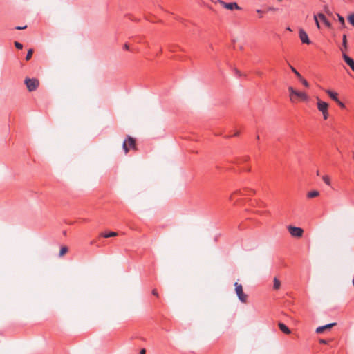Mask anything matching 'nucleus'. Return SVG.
<instances>
[{
	"mask_svg": "<svg viewBox=\"0 0 354 354\" xmlns=\"http://www.w3.org/2000/svg\"><path fill=\"white\" fill-rule=\"evenodd\" d=\"M32 54H33V50L32 49H29L28 50V53H27V55H26V60L28 61L29 59H31L32 56Z\"/></svg>",
	"mask_w": 354,
	"mask_h": 354,
	"instance_id": "21",
	"label": "nucleus"
},
{
	"mask_svg": "<svg viewBox=\"0 0 354 354\" xmlns=\"http://www.w3.org/2000/svg\"><path fill=\"white\" fill-rule=\"evenodd\" d=\"M68 251V248L66 246H63L60 249L59 256H63Z\"/></svg>",
	"mask_w": 354,
	"mask_h": 354,
	"instance_id": "22",
	"label": "nucleus"
},
{
	"mask_svg": "<svg viewBox=\"0 0 354 354\" xmlns=\"http://www.w3.org/2000/svg\"><path fill=\"white\" fill-rule=\"evenodd\" d=\"M337 16L338 17V20H339V23L342 25V26L344 27L345 26L344 18L338 13H337Z\"/></svg>",
	"mask_w": 354,
	"mask_h": 354,
	"instance_id": "20",
	"label": "nucleus"
},
{
	"mask_svg": "<svg viewBox=\"0 0 354 354\" xmlns=\"http://www.w3.org/2000/svg\"><path fill=\"white\" fill-rule=\"evenodd\" d=\"M124 49L125 50H129V46L127 44H125L124 45Z\"/></svg>",
	"mask_w": 354,
	"mask_h": 354,
	"instance_id": "36",
	"label": "nucleus"
},
{
	"mask_svg": "<svg viewBox=\"0 0 354 354\" xmlns=\"http://www.w3.org/2000/svg\"><path fill=\"white\" fill-rule=\"evenodd\" d=\"M337 324L336 323H330V324H326V325H324V326H319L316 329V333H323L325 330L326 329H330L333 326H335Z\"/></svg>",
	"mask_w": 354,
	"mask_h": 354,
	"instance_id": "10",
	"label": "nucleus"
},
{
	"mask_svg": "<svg viewBox=\"0 0 354 354\" xmlns=\"http://www.w3.org/2000/svg\"><path fill=\"white\" fill-rule=\"evenodd\" d=\"M248 160H249V156H243L242 158H241L238 160V163H239V164H240V163H242V162H247Z\"/></svg>",
	"mask_w": 354,
	"mask_h": 354,
	"instance_id": "24",
	"label": "nucleus"
},
{
	"mask_svg": "<svg viewBox=\"0 0 354 354\" xmlns=\"http://www.w3.org/2000/svg\"><path fill=\"white\" fill-rule=\"evenodd\" d=\"M317 176H319V171H317Z\"/></svg>",
	"mask_w": 354,
	"mask_h": 354,
	"instance_id": "41",
	"label": "nucleus"
},
{
	"mask_svg": "<svg viewBox=\"0 0 354 354\" xmlns=\"http://www.w3.org/2000/svg\"><path fill=\"white\" fill-rule=\"evenodd\" d=\"M322 179L326 185H328L329 186L330 185V179L328 176H327V175L323 176Z\"/></svg>",
	"mask_w": 354,
	"mask_h": 354,
	"instance_id": "19",
	"label": "nucleus"
},
{
	"mask_svg": "<svg viewBox=\"0 0 354 354\" xmlns=\"http://www.w3.org/2000/svg\"><path fill=\"white\" fill-rule=\"evenodd\" d=\"M319 193L318 191L313 190V191L309 192L307 194V196L309 198H315V197L319 196Z\"/></svg>",
	"mask_w": 354,
	"mask_h": 354,
	"instance_id": "17",
	"label": "nucleus"
},
{
	"mask_svg": "<svg viewBox=\"0 0 354 354\" xmlns=\"http://www.w3.org/2000/svg\"><path fill=\"white\" fill-rule=\"evenodd\" d=\"M122 148L126 154L129 152L130 148L136 149L135 139L129 136H127V139L124 140L123 142Z\"/></svg>",
	"mask_w": 354,
	"mask_h": 354,
	"instance_id": "3",
	"label": "nucleus"
},
{
	"mask_svg": "<svg viewBox=\"0 0 354 354\" xmlns=\"http://www.w3.org/2000/svg\"><path fill=\"white\" fill-rule=\"evenodd\" d=\"M348 21L354 26V12L348 16Z\"/></svg>",
	"mask_w": 354,
	"mask_h": 354,
	"instance_id": "26",
	"label": "nucleus"
},
{
	"mask_svg": "<svg viewBox=\"0 0 354 354\" xmlns=\"http://www.w3.org/2000/svg\"><path fill=\"white\" fill-rule=\"evenodd\" d=\"M152 294H153V295H155L156 297H158V291H157V290H156V289H153V290H152Z\"/></svg>",
	"mask_w": 354,
	"mask_h": 354,
	"instance_id": "34",
	"label": "nucleus"
},
{
	"mask_svg": "<svg viewBox=\"0 0 354 354\" xmlns=\"http://www.w3.org/2000/svg\"><path fill=\"white\" fill-rule=\"evenodd\" d=\"M243 194L242 193V191L241 189H237V190H235L232 194L231 196H230V201H234L235 196L236 195H239V196H241L243 195Z\"/></svg>",
	"mask_w": 354,
	"mask_h": 354,
	"instance_id": "16",
	"label": "nucleus"
},
{
	"mask_svg": "<svg viewBox=\"0 0 354 354\" xmlns=\"http://www.w3.org/2000/svg\"><path fill=\"white\" fill-rule=\"evenodd\" d=\"M140 354H146V350L145 348L141 349Z\"/></svg>",
	"mask_w": 354,
	"mask_h": 354,
	"instance_id": "37",
	"label": "nucleus"
},
{
	"mask_svg": "<svg viewBox=\"0 0 354 354\" xmlns=\"http://www.w3.org/2000/svg\"><path fill=\"white\" fill-rule=\"evenodd\" d=\"M299 79L300 82L302 83V84H303L305 87H306V88L309 87V84H308V82L306 81V80H305V79H304V78H303L302 77H299Z\"/></svg>",
	"mask_w": 354,
	"mask_h": 354,
	"instance_id": "23",
	"label": "nucleus"
},
{
	"mask_svg": "<svg viewBox=\"0 0 354 354\" xmlns=\"http://www.w3.org/2000/svg\"><path fill=\"white\" fill-rule=\"evenodd\" d=\"M234 71H235V73H236V75L237 76L241 77V76L242 75V74H241V71H239L238 69H235V70H234Z\"/></svg>",
	"mask_w": 354,
	"mask_h": 354,
	"instance_id": "33",
	"label": "nucleus"
},
{
	"mask_svg": "<svg viewBox=\"0 0 354 354\" xmlns=\"http://www.w3.org/2000/svg\"><path fill=\"white\" fill-rule=\"evenodd\" d=\"M14 44H15V46L17 49H19V50L22 49V48H23V45H22V44H21V43H20V42H19V41H15V43H14Z\"/></svg>",
	"mask_w": 354,
	"mask_h": 354,
	"instance_id": "27",
	"label": "nucleus"
},
{
	"mask_svg": "<svg viewBox=\"0 0 354 354\" xmlns=\"http://www.w3.org/2000/svg\"><path fill=\"white\" fill-rule=\"evenodd\" d=\"M27 28V26H16L15 27V29L16 30H24V29H26Z\"/></svg>",
	"mask_w": 354,
	"mask_h": 354,
	"instance_id": "32",
	"label": "nucleus"
},
{
	"mask_svg": "<svg viewBox=\"0 0 354 354\" xmlns=\"http://www.w3.org/2000/svg\"><path fill=\"white\" fill-rule=\"evenodd\" d=\"M288 230L292 236L300 238L303 236L304 230L302 228L299 227H295L292 225H289L288 227Z\"/></svg>",
	"mask_w": 354,
	"mask_h": 354,
	"instance_id": "5",
	"label": "nucleus"
},
{
	"mask_svg": "<svg viewBox=\"0 0 354 354\" xmlns=\"http://www.w3.org/2000/svg\"><path fill=\"white\" fill-rule=\"evenodd\" d=\"M256 12H257V13H259V14H261V13H263V12H264L262 10H260V9H257V10H256Z\"/></svg>",
	"mask_w": 354,
	"mask_h": 354,
	"instance_id": "38",
	"label": "nucleus"
},
{
	"mask_svg": "<svg viewBox=\"0 0 354 354\" xmlns=\"http://www.w3.org/2000/svg\"><path fill=\"white\" fill-rule=\"evenodd\" d=\"M239 132L236 131L232 136H239Z\"/></svg>",
	"mask_w": 354,
	"mask_h": 354,
	"instance_id": "40",
	"label": "nucleus"
},
{
	"mask_svg": "<svg viewBox=\"0 0 354 354\" xmlns=\"http://www.w3.org/2000/svg\"><path fill=\"white\" fill-rule=\"evenodd\" d=\"M280 286H281V282L279 279H277L276 277L274 279V284H273V288L274 290H278L280 288Z\"/></svg>",
	"mask_w": 354,
	"mask_h": 354,
	"instance_id": "18",
	"label": "nucleus"
},
{
	"mask_svg": "<svg viewBox=\"0 0 354 354\" xmlns=\"http://www.w3.org/2000/svg\"><path fill=\"white\" fill-rule=\"evenodd\" d=\"M319 342H320L321 344H327V342H328V341H327V340H326V339H320V340H319Z\"/></svg>",
	"mask_w": 354,
	"mask_h": 354,
	"instance_id": "35",
	"label": "nucleus"
},
{
	"mask_svg": "<svg viewBox=\"0 0 354 354\" xmlns=\"http://www.w3.org/2000/svg\"><path fill=\"white\" fill-rule=\"evenodd\" d=\"M317 17H319V19L321 21H322L324 23V24H325L327 27H328V28H330V27L331 24H330V23L329 22V21L326 19V16H325L324 14H322V13H319V14H318V15H317Z\"/></svg>",
	"mask_w": 354,
	"mask_h": 354,
	"instance_id": "12",
	"label": "nucleus"
},
{
	"mask_svg": "<svg viewBox=\"0 0 354 354\" xmlns=\"http://www.w3.org/2000/svg\"><path fill=\"white\" fill-rule=\"evenodd\" d=\"M291 71L299 78L301 77V74L291 65H290Z\"/></svg>",
	"mask_w": 354,
	"mask_h": 354,
	"instance_id": "25",
	"label": "nucleus"
},
{
	"mask_svg": "<svg viewBox=\"0 0 354 354\" xmlns=\"http://www.w3.org/2000/svg\"><path fill=\"white\" fill-rule=\"evenodd\" d=\"M244 190L250 192H252V193L254 192V191L252 189H244Z\"/></svg>",
	"mask_w": 354,
	"mask_h": 354,
	"instance_id": "39",
	"label": "nucleus"
},
{
	"mask_svg": "<svg viewBox=\"0 0 354 354\" xmlns=\"http://www.w3.org/2000/svg\"><path fill=\"white\" fill-rule=\"evenodd\" d=\"M322 114H323V118L324 120H327L328 118V110L326 111V112H322Z\"/></svg>",
	"mask_w": 354,
	"mask_h": 354,
	"instance_id": "29",
	"label": "nucleus"
},
{
	"mask_svg": "<svg viewBox=\"0 0 354 354\" xmlns=\"http://www.w3.org/2000/svg\"><path fill=\"white\" fill-rule=\"evenodd\" d=\"M288 91L290 93V100L292 102H295V96L302 101H307L308 100V95L304 92L297 91L292 86L288 87Z\"/></svg>",
	"mask_w": 354,
	"mask_h": 354,
	"instance_id": "1",
	"label": "nucleus"
},
{
	"mask_svg": "<svg viewBox=\"0 0 354 354\" xmlns=\"http://www.w3.org/2000/svg\"><path fill=\"white\" fill-rule=\"evenodd\" d=\"M342 57L344 62L351 67V68L354 71V60L348 56L346 53H343Z\"/></svg>",
	"mask_w": 354,
	"mask_h": 354,
	"instance_id": "9",
	"label": "nucleus"
},
{
	"mask_svg": "<svg viewBox=\"0 0 354 354\" xmlns=\"http://www.w3.org/2000/svg\"><path fill=\"white\" fill-rule=\"evenodd\" d=\"M314 18H315V21L317 26L318 27V28H319L320 26H319V23L318 21V18L319 17L317 16H315Z\"/></svg>",
	"mask_w": 354,
	"mask_h": 354,
	"instance_id": "30",
	"label": "nucleus"
},
{
	"mask_svg": "<svg viewBox=\"0 0 354 354\" xmlns=\"http://www.w3.org/2000/svg\"><path fill=\"white\" fill-rule=\"evenodd\" d=\"M342 109H344L345 108V104L341 102L339 99H338V101H336L335 102Z\"/></svg>",
	"mask_w": 354,
	"mask_h": 354,
	"instance_id": "28",
	"label": "nucleus"
},
{
	"mask_svg": "<svg viewBox=\"0 0 354 354\" xmlns=\"http://www.w3.org/2000/svg\"><path fill=\"white\" fill-rule=\"evenodd\" d=\"M276 10H277V8L272 7V6H270L267 9V11H276Z\"/></svg>",
	"mask_w": 354,
	"mask_h": 354,
	"instance_id": "31",
	"label": "nucleus"
},
{
	"mask_svg": "<svg viewBox=\"0 0 354 354\" xmlns=\"http://www.w3.org/2000/svg\"><path fill=\"white\" fill-rule=\"evenodd\" d=\"M299 38L302 43L306 44H310V41L308 38L307 33L303 29L299 30Z\"/></svg>",
	"mask_w": 354,
	"mask_h": 354,
	"instance_id": "7",
	"label": "nucleus"
},
{
	"mask_svg": "<svg viewBox=\"0 0 354 354\" xmlns=\"http://www.w3.org/2000/svg\"><path fill=\"white\" fill-rule=\"evenodd\" d=\"M279 328L285 334H290L291 332L289 328L283 323L279 322Z\"/></svg>",
	"mask_w": 354,
	"mask_h": 354,
	"instance_id": "13",
	"label": "nucleus"
},
{
	"mask_svg": "<svg viewBox=\"0 0 354 354\" xmlns=\"http://www.w3.org/2000/svg\"><path fill=\"white\" fill-rule=\"evenodd\" d=\"M326 93L328 95V96L333 100H334L335 102L336 101H338V97H337V93L334 92V91H332L330 90H326Z\"/></svg>",
	"mask_w": 354,
	"mask_h": 354,
	"instance_id": "14",
	"label": "nucleus"
},
{
	"mask_svg": "<svg viewBox=\"0 0 354 354\" xmlns=\"http://www.w3.org/2000/svg\"><path fill=\"white\" fill-rule=\"evenodd\" d=\"M117 236V233L115 232H102L100 234V236L104 238H110Z\"/></svg>",
	"mask_w": 354,
	"mask_h": 354,
	"instance_id": "15",
	"label": "nucleus"
},
{
	"mask_svg": "<svg viewBox=\"0 0 354 354\" xmlns=\"http://www.w3.org/2000/svg\"><path fill=\"white\" fill-rule=\"evenodd\" d=\"M217 2L220 3L223 8L227 9V10H241V8L236 3V2H231V3H226L223 1V0H217Z\"/></svg>",
	"mask_w": 354,
	"mask_h": 354,
	"instance_id": "6",
	"label": "nucleus"
},
{
	"mask_svg": "<svg viewBox=\"0 0 354 354\" xmlns=\"http://www.w3.org/2000/svg\"><path fill=\"white\" fill-rule=\"evenodd\" d=\"M257 139H259V135H257Z\"/></svg>",
	"mask_w": 354,
	"mask_h": 354,
	"instance_id": "42",
	"label": "nucleus"
},
{
	"mask_svg": "<svg viewBox=\"0 0 354 354\" xmlns=\"http://www.w3.org/2000/svg\"><path fill=\"white\" fill-rule=\"evenodd\" d=\"M24 83L30 92L37 90L39 85V82L36 78H26Z\"/></svg>",
	"mask_w": 354,
	"mask_h": 354,
	"instance_id": "2",
	"label": "nucleus"
},
{
	"mask_svg": "<svg viewBox=\"0 0 354 354\" xmlns=\"http://www.w3.org/2000/svg\"><path fill=\"white\" fill-rule=\"evenodd\" d=\"M347 48H348V46H347L346 35H343V37H342V46L340 47V50L342 52V54L343 53H346L345 52L347 50Z\"/></svg>",
	"mask_w": 354,
	"mask_h": 354,
	"instance_id": "11",
	"label": "nucleus"
},
{
	"mask_svg": "<svg viewBox=\"0 0 354 354\" xmlns=\"http://www.w3.org/2000/svg\"><path fill=\"white\" fill-rule=\"evenodd\" d=\"M234 286H235V291H236V293L239 297V299L243 302V303H245L247 301V295H245L243 291V287H242V285L241 284H239L237 282H236L234 283Z\"/></svg>",
	"mask_w": 354,
	"mask_h": 354,
	"instance_id": "4",
	"label": "nucleus"
},
{
	"mask_svg": "<svg viewBox=\"0 0 354 354\" xmlns=\"http://www.w3.org/2000/svg\"><path fill=\"white\" fill-rule=\"evenodd\" d=\"M328 103L323 102L318 98L317 109H319V111L321 112H326V111L328 110Z\"/></svg>",
	"mask_w": 354,
	"mask_h": 354,
	"instance_id": "8",
	"label": "nucleus"
}]
</instances>
